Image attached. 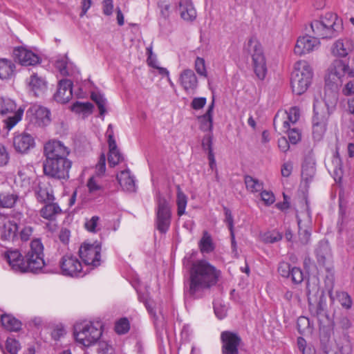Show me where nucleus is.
I'll use <instances>...</instances> for the list:
<instances>
[{
    "mask_svg": "<svg viewBox=\"0 0 354 354\" xmlns=\"http://www.w3.org/2000/svg\"><path fill=\"white\" fill-rule=\"evenodd\" d=\"M13 145L17 151L21 153H26L34 147L35 140L30 134L24 133L14 138Z\"/></svg>",
    "mask_w": 354,
    "mask_h": 354,
    "instance_id": "26",
    "label": "nucleus"
},
{
    "mask_svg": "<svg viewBox=\"0 0 354 354\" xmlns=\"http://www.w3.org/2000/svg\"><path fill=\"white\" fill-rule=\"evenodd\" d=\"M24 109L17 108L15 102L10 98L0 97V115L5 117L3 120L5 128L12 129L22 118Z\"/></svg>",
    "mask_w": 354,
    "mask_h": 354,
    "instance_id": "6",
    "label": "nucleus"
},
{
    "mask_svg": "<svg viewBox=\"0 0 354 354\" xmlns=\"http://www.w3.org/2000/svg\"><path fill=\"white\" fill-rule=\"evenodd\" d=\"M332 67V73L339 78L344 75L354 77V56L351 62L336 59L333 62Z\"/></svg>",
    "mask_w": 354,
    "mask_h": 354,
    "instance_id": "21",
    "label": "nucleus"
},
{
    "mask_svg": "<svg viewBox=\"0 0 354 354\" xmlns=\"http://www.w3.org/2000/svg\"><path fill=\"white\" fill-rule=\"evenodd\" d=\"M315 168L310 167V168L305 166L302 167L301 177L306 182L311 180L315 175Z\"/></svg>",
    "mask_w": 354,
    "mask_h": 354,
    "instance_id": "58",
    "label": "nucleus"
},
{
    "mask_svg": "<svg viewBox=\"0 0 354 354\" xmlns=\"http://www.w3.org/2000/svg\"><path fill=\"white\" fill-rule=\"evenodd\" d=\"M283 132L288 133V140L292 145H296L301 140V133L298 128L290 127L287 131Z\"/></svg>",
    "mask_w": 354,
    "mask_h": 354,
    "instance_id": "47",
    "label": "nucleus"
},
{
    "mask_svg": "<svg viewBox=\"0 0 354 354\" xmlns=\"http://www.w3.org/2000/svg\"><path fill=\"white\" fill-rule=\"evenodd\" d=\"M26 117L30 124L38 127H46L50 122V111L38 104L31 105L26 111Z\"/></svg>",
    "mask_w": 354,
    "mask_h": 354,
    "instance_id": "15",
    "label": "nucleus"
},
{
    "mask_svg": "<svg viewBox=\"0 0 354 354\" xmlns=\"http://www.w3.org/2000/svg\"><path fill=\"white\" fill-rule=\"evenodd\" d=\"M73 334L77 342L84 346H90L102 336V323L88 320L77 322L73 326Z\"/></svg>",
    "mask_w": 354,
    "mask_h": 354,
    "instance_id": "3",
    "label": "nucleus"
},
{
    "mask_svg": "<svg viewBox=\"0 0 354 354\" xmlns=\"http://www.w3.org/2000/svg\"><path fill=\"white\" fill-rule=\"evenodd\" d=\"M202 148L205 151H207L208 153H214L212 149L213 145V134L212 133H208L205 135L202 140Z\"/></svg>",
    "mask_w": 354,
    "mask_h": 354,
    "instance_id": "51",
    "label": "nucleus"
},
{
    "mask_svg": "<svg viewBox=\"0 0 354 354\" xmlns=\"http://www.w3.org/2000/svg\"><path fill=\"white\" fill-rule=\"evenodd\" d=\"M62 209L57 203L48 202L44 203V207L39 210L40 216L48 221H54L57 215L61 214Z\"/></svg>",
    "mask_w": 354,
    "mask_h": 354,
    "instance_id": "31",
    "label": "nucleus"
},
{
    "mask_svg": "<svg viewBox=\"0 0 354 354\" xmlns=\"http://www.w3.org/2000/svg\"><path fill=\"white\" fill-rule=\"evenodd\" d=\"M17 230L18 226L15 223L0 214V237L2 241L14 239Z\"/></svg>",
    "mask_w": 354,
    "mask_h": 354,
    "instance_id": "22",
    "label": "nucleus"
},
{
    "mask_svg": "<svg viewBox=\"0 0 354 354\" xmlns=\"http://www.w3.org/2000/svg\"><path fill=\"white\" fill-rule=\"evenodd\" d=\"M93 105L91 102H76L72 106V111L80 113H90L92 112Z\"/></svg>",
    "mask_w": 354,
    "mask_h": 354,
    "instance_id": "42",
    "label": "nucleus"
},
{
    "mask_svg": "<svg viewBox=\"0 0 354 354\" xmlns=\"http://www.w3.org/2000/svg\"><path fill=\"white\" fill-rule=\"evenodd\" d=\"M33 227L30 225L24 226L19 232V236L21 241H28L32 235Z\"/></svg>",
    "mask_w": 354,
    "mask_h": 354,
    "instance_id": "56",
    "label": "nucleus"
},
{
    "mask_svg": "<svg viewBox=\"0 0 354 354\" xmlns=\"http://www.w3.org/2000/svg\"><path fill=\"white\" fill-rule=\"evenodd\" d=\"M10 159L9 153L4 145L0 144V167L8 164Z\"/></svg>",
    "mask_w": 354,
    "mask_h": 354,
    "instance_id": "59",
    "label": "nucleus"
},
{
    "mask_svg": "<svg viewBox=\"0 0 354 354\" xmlns=\"http://www.w3.org/2000/svg\"><path fill=\"white\" fill-rule=\"evenodd\" d=\"M307 295L311 314L317 318L324 315L326 304L324 299V292L320 290L317 282H308Z\"/></svg>",
    "mask_w": 354,
    "mask_h": 354,
    "instance_id": "10",
    "label": "nucleus"
},
{
    "mask_svg": "<svg viewBox=\"0 0 354 354\" xmlns=\"http://www.w3.org/2000/svg\"><path fill=\"white\" fill-rule=\"evenodd\" d=\"M36 198L38 202L41 203H46L53 202L55 196L52 189L49 187L39 184L35 191Z\"/></svg>",
    "mask_w": 354,
    "mask_h": 354,
    "instance_id": "32",
    "label": "nucleus"
},
{
    "mask_svg": "<svg viewBox=\"0 0 354 354\" xmlns=\"http://www.w3.org/2000/svg\"><path fill=\"white\" fill-rule=\"evenodd\" d=\"M20 201L21 197L13 190H3L0 192V208H13Z\"/></svg>",
    "mask_w": 354,
    "mask_h": 354,
    "instance_id": "28",
    "label": "nucleus"
},
{
    "mask_svg": "<svg viewBox=\"0 0 354 354\" xmlns=\"http://www.w3.org/2000/svg\"><path fill=\"white\" fill-rule=\"evenodd\" d=\"M300 110L297 106L290 107L287 111H279L273 120L275 129L279 127L281 131H287L299 120Z\"/></svg>",
    "mask_w": 354,
    "mask_h": 354,
    "instance_id": "13",
    "label": "nucleus"
},
{
    "mask_svg": "<svg viewBox=\"0 0 354 354\" xmlns=\"http://www.w3.org/2000/svg\"><path fill=\"white\" fill-rule=\"evenodd\" d=\"M282 237V234L275 230L265 232L261 236L262 241L265 243H274L281 241Z\"/></svg>",
    "mask_w": 354,
    "mask_h": 354,
    "instance_id": "41",
    "label": "nucleus"
},
{
    "mask_svg": "<svg viewBox=\"0 0 354 354\" xmlns=\"http://www.w3.org/2000/svg\"><path fill=\"white\" fill-rule=\"evenodd\" d=\"M6 348L7 351L10 354H17L20 348V345L19 342L15 339L8 337L6 340Z\"/></svg>",
    "mask_w": 354,
    "mask_h": 354,
    "instance_id": "50",
    "label": "nucleus"
},
{
    "mask_svg": "<svg viewBox=\"0 0 354 354\" xmlns=\"http://www.w3.org/2000/svg\"><path fill=\"white\" fill-rule=\"evenodd\" d=\"M336 297L342 306L346 309H349L352 306V300L350 295L344 291L336 292Z\"/></svg>",
    "mask_w": 354,
    "mask_h": 354,
    "instance_id": "45",
    "label": "nucleus"
},
{
    "mask_svg": "<svg viewBox=\"0 0 354 354\" xmlns=\"http://www.w3.org/2000/svg\"><path fill=\"white\" fill-rule=\"evenodd\" d=\"M310 28L315 36L321 39H331L342 30L343 21L337 14L327 12L319 19L313 20L310 23Z\"/></svg>",
    "mask_w": 354,
    "mask_h": 354,
    "instance_id": "2",
    "label": "nucleus"
},
{
    "mask_svg": "<svg viewBox=\"0 0 354 354\" xmlns=\"http://www.w3.org/2000/svg\"><path fill=\"white\" fill-rule=\"evenodd\" d=\"M156 226L161 233H166L171 225V209L169 203L162 196L158 195L156 200Z\"/></svg>",
    "mask_w": 354,
    "mask_h": 354,
    "instance_id": "11",
    "label": "nucleus"
},
{
    "mask_svg": "<svg viewBox=\"0 0 354 354\" xmlns=\"http://www.w3.org/2000/svg\"><path fill=\"white\" fill-rule=\"evenodd\" d=\"M109 152L108 156V162L110 167H115L123 160V156L119 149L117 144L115 146L109 145Z\"/></svg>",
    "mask_w": 354,
    "mask_h": 354,
    "instance_id": "39",
    "label": "nucleus"
},
{
    "mask_svg": "<svg viewBox=\"0 0 354 354\" xmlns=\"http://www.w3.org/2000/svg\"><path fill=\"white\" fill-rule=\"evenodd\" d=\"M15 58L21 64L24 66H33L39 62V56L23 47H18L14 50Z\"/></svg>",
    "mask_w": 354,
    "mask_h": 354,
    "instance_id": "23",
    "label": "nucleus"
},
{
    "mask_svg": "<svg viewBox=\"0 0 354 354\" xmlns=\"http://www.w3.org/2000/svg\"><path fill=\"white\" fill-rule=\"evenodd\" d=\"M290 277L295 283H300L304 280V274L301 270L297 267L292 268Z\"/></svg>",
    "mask_w": 354,
    "mask_h": 354,
    "instance_id": "54",
    "label": "nucleus"
},
{
    "mask_svg": "<svg viewBox=\"0 0 354 354\" xmlns=\"http://www.w3.org/2000/svg\"><path fill=\"white\" fill-rule=\"evenodd\" d=\"M248 50L251 55L256 75L259 79L263 80L267 73V66L261 44L257 39L251 38L248 42Z\"/></svg>",
    "mask_w": 354,
    "mask_h": 354,
    "instance_id": "7",
    "label": "nucleus"
},
{
    "mask_svg": "<svg viewBox=\"0 0 354 354\" xmlns=\"http://www.w3.org/2000/svg\"><path fill=\"white\" fill-rule=\"evenodd\" d=\"M68 58L66 57L57 59L55 63L56 68L59 70L60 74L63 76L70 75L68 70Z\"/></svg>",
    "mask_w": 354,
    "mask_h": 354,
    "instance_id": "49",
    "label": "nucleus"
},
{
    "mask_svg": "<svg viewBox=\"0 0 354 354\" xmlns=\"http://www.w3.org/2000/svg\"><path fill=\"white\" fill-rule=\"evenodd\" d=\"M117 179L125 192L131 193L136 191L135 177L131 174L129 169L121 171L117 175Z\"/></svg>",
    "mask_w": 354,
    "mask_h": 354,
    "instance_id": "27",
    "label": "nucleus"
},
{
    "mask_svg": "<svg viewBox=\"0 0 354 354\" xmlns=\"http://www.w3.org/2000/svg\"><path fill=\"white\" fill-rule=\"evenodd\" d=\"M261 197L266 205H272L275 201V197L271 192L262 191L261 193Z\"/></svg>",
    "mask_w": 354,
    "mask_h": 354,
    "instance_id": "62",
    "label": "nucleus"
},
{
    "mask_svg": "<svg viewBox=\"0 0 354 354\" xmlns=\"http://www.w3.org/2000/svg\"><path fill=\"white\" fill-rule=\"evenodd\" d=\"M73 82L70 80H62L59 82V87L55 95L56 100L62 104L68 102L73 96Z\"/></svg>",
    "mask_w": 354,
    "mask_h": 354,
    "instance_id": "25",
    "label": "nucleus"
},
{
    "mask_svg": "<svg viewBox=\"0 0 354 354\" xmlns=\"http://www.w3.org/2000/svg\"><path fill=\"white\" fill-rule=\"evenodd\" d=\"M96 173L98 176L103 175L106 171V157L104 153L100 156L97 164L96 165Z\"/></svg>",
    "mask_w": 354,
    "mask_h": 354,
    "instance_id": "57",
    "label": "nucleus"
},
{
    "mask_svg": "<svg viewBox=\"0 0 354 354\" xmlns=\"http://www.w3.org/2000/svg\"><path fill=\"white\" fill-rule=\"evenodd\" d=\"M178 10L185 21H193L196 18V10L192 0H180Z\"/></svg>",
    "mask_w": 354,
    "mask_h": 354,
    "instance_id": "29",
    "label": "nucleus"
},
{
    "mask_svg": "<svg viewBox=\"0 0 354 354\" xmlns=\"http://www.w3.org/2000/svg\"><path fill=\"white\" fill-rule=\"evenodd\" d=\"M179 83L188 94L195 93L198 86L197 76L194 71L189 68L181 71L179 75Z\"/></svg>",
    "mask_w": 354,
    "mask_h": 354,
    "instance_id": "20",
    "label": "nucleus"
},
{
    "mask_svg": "<svg viewBox=\"0 0 354 354\" xmlns=\"http://www.w3.org/2000/svg\"><path fill=\"white\" fill-rule=\"evenodd\" d=\"M100 217L97 216H93L91 219L86 221L84 226L85 228L91 232H96L97 229Z\"/></svg>",
    "mask_w": 354,
    "mask_h": 354,
    "instance_id": "52",
    "label": "nucleus"
},
{
    "mask_svg": "<svg viewBox=\"0 0 354 354\" xmlns=\"http://www.w3.org/2000/svg\"><path fill=\"white\" fill-rule=\"evenodd\" d=\"M28 85L35 95H38L46 88V81L42 77H39L37 74H33L30 76Z\"/></svg>",
    "mask_w": 354,
    "mask_h": 354,
    "instance_id": "35",
    "label": "nucleus"
},
{
    "mask_svg": "<svg viewBox=\"0 0 354 354\" xmlns=\"http://www.w3.org/2000/svg\"><path fill=\"white\" fill-rule=\"evenodd\" d=\"M224 212L225 216V221L228 225L231 236L234 237V219L232 215V212L227 207H224Z\"/></svg>",
    "mask_w": 354,
    "mask_h": 354,
    "instance_id": "55",
    "label": "nucleus"
},
{
    "mask_svg": "<svg viewBox=\"0 0 354 354\" xmlns=\"http://www.w3.org/2000/svg\"><path fill=\"white\" fill-rule=\"evenodd\" d=\"M325 104L329 110L330 108H334L337 102V94L336 92L330 91L328 95L326 94L324 97ZM329 111L328 113H319L317 111L316 106L314 105V116L313 118V131L314 138L319 140L326 131Z\"/></svg>",
    "mask_w": 354,
    "mask_h": 354,
    "instance_id": "5",
    "label": "nucleus"
},
{
    "mask_svg": "<svg viewBox=\"0 0 354 354\" xmlns=\"http://www.w3.org/2000/svg\"><path fill=\"white\" fill-rule=\"evenodd\" d=\"M44 265L43 244L40 239H35L31 241L30 250L26 255V272H36Z\"/></svg>",
    "mask_w": 354,
    "mask_h": 354,
    "instance_id": "9",
    "label": "nucleus"
},
{
    "mask_svg": "<svg viewBox=\"0 0 354 354\" xmlns=\"http://www.w3.org/2000/svg\"><path fill=\"white\" fill-rule=\"evenodd\" d=\"M320 45L319 37L314 35H306L299 37L295 44L294 52L298 55L309 53L317 49Z\"/></svg>",
    "mask_w": 354,
    "mask_h": 354,
    "instance_id": "18",
    "label": "nucleus"
},
{
    "mask_svg": "<svg viewBox=\"0 0 354 354\" xmlns=\"http://www.w3.org/2000/svg\"><path fill=\"white\" fill-rule=\"evenodd\" d=\"M101 243L95 241L93 243H83L80 247L78 252L80 257L85 265L95 268L101 263Z\"/></svg>",
    "mask_w": 354,
    "mask_h": 354,
    "instance_id": "12",
    "label": "nucleus"
},
{
    "mask_svg": "<svg viewBox=\"0 0 354 354\" xmlns=\"http://www.w3.org/2000/svg\"><path fill=\"white\" fill-rule=\"evenodd\" d=\"M354 49V41L349 38H340L336 40L331 46V55L338 58L346 57Z\"/></svg>",
    "mask_w": 354,
    "mask_h": 354,
    "instance_id": "19",
    "label": "nucleus"
},
{
    "mask_svg": "<svg viewBox=\"0 0 354 354\" xmlns=\"http://www.w3.org/2000/svg\"><path fill=\"white\" fill-rule=\"evenodd\" d=\"M177 196H176V205H177V214L181 216L185 214V209L187 204V197L183 192L180 185H177Z\"/></svg>",
    "mask_w": 354,
    "mask_h": 354,
    "instance_id": "38",
    "label": "nucleus"
},
{
    "mask_svg": "<svg viewBox=\"0 0 354 354\" xmlns=\"http://www.w3.org/2000/svg\"><path fill=\"white\" fill-rule=\"evenodd\" d=\"M97 354H113V348L105 341H100L97 344Z\"/></svg>",
    "mask_w": 354,
    "mask_h": 354,
    "instance_id": "53",
    "label": "nucleus"
},
{
    "mask_svg": "<svg viewBox=\"0 0 354 354\" xmlns=\"http://www.w3.org/2000/svg\"><path fill=\"white\" fill-rule=\"evenodd\" d=\"M198 248L203 254H209L214 250L215 245L213 239L207 231L203 232V236L198 242Z\"/></svg>",
    "mask_w": 354,
    "mask_h": 354,
    "instance_id": "34",
    "label": "nucleus"
},
{
    "mask_svg": "<svg viewBox=\"0 0 354 354\" xmlns=\"http://www.w3.org/2000/svg\"><path fill=\"white\" fill-rule=\"evenodd\" d=\"M91 97L92 100L94 101L95 102V104H97L98 109L100 111V115L103 116L106 111V108H105L106 99L100 93H95V92L91 93Z\"/></svg>",
    "mask_w": 354,
    "mask_h": 354,
    "instance_id": "43",
    "label": "nucleus"
},
{
    "mask_svg": "<svg viewBox=\"0 0 354 354\" xmlns=\"http://www.w3.org/2000/svg\"><path fill=\"white\" fill-rule=\"evenodd\" d=\"M59 267L62 274L65 276L78 277L85 274L81 262L72 254H66L61 258Z\"/></svg>",
    "mask_w": 354,
    "mask_h": 354,
    "instance_id": "14",
    "label": "nucleus"
},
{
    "mask_svg": "<svg viewBox=\"0 0 354 354\" xmlns=\"http://www.w3.org/2000/svg\"><path fill=\"white\" fill-rule=\"evenodd\" d=\"M221 354H239V347L242 344L241 337L238 333L225 330L221 333Z\"/></svg>",
    "mask_w": 354,
    "mask_h": 354,
    "instance_id": "16",
    "label": "nucleus"
},
{
    "mask_svg": "<svg viewBox=\"0 0 354 354\" xmlns=\"http://www.w3.org/2000/svg\"><path fill=\"white\" fill-rule=\"evenodd\" d=\"M90 194H100L104 191V188L95 177H91L86 184Z\"/></svg>",
    "mask_w": 354,
    "mask_h": 354,
    "instance_id": "44",
    "label": "nucleus"
},
{
    "mask_svg": "<svg viewBox=\"0 0 354 354\" xmlns=\"http://www.w3.org/2000/svg\"><path fill=\"white\" fill-rule=\"evenodd\" d=\"M245 184L247 190L252 193L259 192L263 188L262 182L248 175L245 176Z\"/></svg>",
    "mask_w": 354,
    "mask_h": 354,
    "instance_id": "40",
    "label": "nucleus"
},
{
    "mask_svg": "<svg viewBox=\"0 0 354 354\" xmlns=\"http://www.w3.org/2000/svg\"><path fill=\"white\" fill-rule=\"evenodd\" d=\"M130 328V325L127 318L119 319L115 325V330L118 334H125Z\"/></svg>",
    "mask_w": 354,
    "mask_h": 354,
    "instance_id": "48",
    "label": "nucleus"
},
{
    "mask_svg": "<svg viewBox=\"0 0 354 354\" xmlns=\"http://www.w3.org/2000/svg\"><path fill=\"white\" fill-rule=\"evenodd\" d=\"M70 153L71 149L62 142L57 140H49L44 147L46 160L68 159Z\"/></svg>",
    "mask_w": 354,
    "mask_h": 354,
    "instance_id": "17",
    "label": "nucleus"
},
{
    "mask_svg": "<svg viewBox=\"0 0 354 354\" xmlns=\"http://www.w3.org/2000/svg\"><path fill=\"white\" fill-rule=\"evenodd\" d=\"M316 257L320 264L324 265L326 259L330 257V250L326 242H320L315 250Z\"/></svg>",
    "mask_w": 354,
    "mask_h": 354,
    "instance_id": "37",
    "label": "nucleus"
},
{
    "mask_svg": "<svg viewBox=\"0 0 354 354\" xmlns=\"http://www.w3.org/2000/svg\"><path fill=\"white\" fill-rule=\"evenodd\" d=\"M297 328L300 333H304L310 326L309 319L305 317H300L297 322Z\"/></svg>",
    "mask_w": 354,
    "mask_h": 354,
    "instance_id": "61",
    "label": "nucleus"
},
{
    "mask_svg": "<svg viewBox=\"0 0 354 354\" xmlns=\"http://www.w3.org/2000/svg\"><path fill=\"white\" fill-rule=\"evenodd\" d=\"M292 268L290 265L286 262H282L278 267L279 273L283 277H290Z\"/></svg>",
    "mask_w": 354,
    "mask_h": 354,
    "instance_id": "60",
    "label": "nucleus"
},
{
    "mask_svg": "<svg viewBox=\"0 0 354 354\" xmlns=\"http://www.w3.org/2000/svg\"><path fill=\"white\" fill-rule=\"evenodd\" d=\"M220 277L221 271L207 260L194 261L189 272V295L198 297L202 292L215 286Z\"/></svg>",
    "mask_w": 354,
    "mask_h": 354,
    "instance_id": "1",
    "label": "nucleus"
},
{
    "mask_svg": "<svg viewBox=\"0 0 354 354\" xmlns=\"http://www.w3.org/2000/svg\"><path fill=\"white\" fill-rule=\"evenodd\" d=\"M342 94L346 96L354 95V80L346 82L342 90Z\"/></svg>",
    "mask_w": 354,
    "mask_h": 354,
    "instance_id": "63",
    "label": "nucleus"
},
{
    "mask_svg": "<svg viewBox=\"0 0 354 354\" xmlns=\"http://www.w3.org/2000/svg\"><path fill=\"white\" fill-rule=\"evenodd\" d=\"M313 77V71L310 64L304 60L297 62L290 79L292 92L298 95L304 93L310 86Z\"/></svg>",
    "mask_w": 354,
    "mask_h": 354,
    "instance_id": "4",
    "label": "nucleus"
},
{
    "mask_svg": "<svg viewBox=\"0 0 354 354\" xmlns=\"http://www.w3.org/2000/svg\"><path fill=\"white\" fill-rule=\"evenodd\" d=\"M15 66L12 61L7 59H0V79L8 80L14 74Z\"/></svg>",
    "mask_w": 354,
    "mask_h": 354,
    "instance_id": "36",
    "label": "nucleus"
},
{
    "mask_svg": "<svg viewBox=\"0 0 354 354\" xmlns=\"http://www.w3.org/2000/svg\"><path fill=\"white\" fill-rule=\"evenodd\" d=\"M4 257L15 272H26V258H23L18 250H9L5 253Z\"/></svg>",
    "mask_w": 354,
    "mask_h": 354,
    "instance_id": "24",
    "label": "nucleus"
},
{
    "mask_svg": "<svg viewBox=\"0 0 354 354\" xmlns=\"http://www.w3.org/2000/svg\"><path fill=\"white\" fill-rule=\"evenodd\" d=\"M194 68L198 75L207 77V71L205 66V59L197 57L194 62Z\"/></svg>",
    "mask_w": 354,
    "mask_h": 354,
    "instance_id": "46",
    "label": "nucleus"
},
{
    "mask_svg": "<svg viewBox=\"0 0 354 354\" xmlns=\"http://www.w3.org/2000/svg\"><path fill=\"white\" fill-rule=\"evenodd\" d=\"M1 322L2 326L9 331H18L21 327V322L10 315H2Z\"/></svg>",
    "mask_w": 354,
    "mask_h": 354,
    "instance_id": "33",
    "label": "nucleus"
},
{
    "mask_svg": "<svg viewBox=\"0 0 354 354\" xmlns=\"http://www.w3.org/2000/svg\"><path fill=\"white\" fill-rule=\"evenodd\" d=\"M205 97H194L191 103L193 109L199 110L204 107L206 104Z\"/></svg>",
    "mask_w": 354,
    "mask_h": 354,
    "instance_id": "64",
    "label": "nucleus"
},
{
    "mask_svg": "<svg viewBox=\"0 0 354 354\" xmlns=\"http://www.w3.org/2000/svg\"><path fill=\"white\" fill-rule=\"evenodd\" d=\"M214 107V99L213 98L212 102L209 105L206 113L198 118V120L200 124V129L203 131H209V133H212Z\"/></svg>",
    "mask_w": 354,
    "mask_h": 354,
    "instance_id": "30",
    "label": "nucleus"
},
{
    "mask_svg": "<svg viewBox=\"0 0 354 354\" xmlns=\"http://www.w3.org/2000/svg\"><path fill=\"white\" fill-rule=\"evenodd\" d=\"M72 162L69 159L45 160L43 163L45 175L55 179L67 180Z\"/></svg>",
    "mask_w": 354,
    "mask_h": 354,
    "instance_id": "8",
    "label": "nucleus"
}]
</instances>
